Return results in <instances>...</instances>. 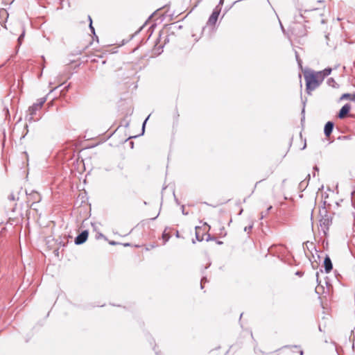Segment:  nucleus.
Instances as JSON below:
<instances>
[{
  "mask_svg": "<svg viewBox=\"0 0 355 355\" xmlns=\"http://www.w3.org/2000/svg\"><path fill=\"white\" fill-rule=\"evenodd\" d=\"M46 101V97H42L39 98L37 103L29 107L28 110V114L26 116V120L29 123L37 121L41 118L40 114L37 112L42 109Z\"/></svg>",
  "mask_w": 355,
  "mask_h": 355,
  "instance_id": "nucleus-1",
  "label": "nucleus"
},
{
  "mask_svg": "<svg viewBox=\"0 0 355 355\" xmlns=\"http://www.w3.org/2000/svg\"><path fill=\"white\" fill-rule=\"evenodd\" d=\"M304 77L306 81V89L307 93L311 94L313 90L320 86V84L318 83L315 76L313 75V70L304 71Z\"/></svg>",
  "mask_w": 355,
  "mask_h": 355,
  "instance_id": "nucleus-2",
  "label": "nucleus"
},
{
  "mask_svg": "<svg viewBox=\"0 0 355 355\" xmlns=\"http://www.w3.org/2000/svg\"><path fill=\"white\" fill-rule=\"evenodd\" d=\"M323 211L327 214V210L324 209ZM331 224V218L330 216H329L327 214H324V216H322L320 220V225L324 235L327 234Z\"/></svg>",
  "mask_w": 355,
  "mask_h": 355,
  "instance_id": "nucleus-3",
  "label": "nucleus"
},
{
  "mask_svg": "<svg viewBox=\"0 0 355 355\" xmlns=\"http://www.w3.org/2000/svg\"><path fill=\"white\" fill-rule=\"evenodd\" d=\"M26 194L27 196V205H29V202L35 204L38 203L42 200L40 194L35 191H32L31 193H28V191H26Z\"/></svg>",
  "mask_w": 355,
  "mask_h": 355,
  "instance_id": "nucleus-4",
  "label": "nucleus"
},
{
  "mask_svg": "<svg viewBox=\"0 0 355 355\" xmlns=\"http://www.w3.org/2000/svg\"><path fill=\"white\" fill-rule=\"evenodd\" d=\"M220 10H221L220 8L215 7V8L214 9L211 15H210V17L207 22V26L215 25V24L216 23V21L218 20Z\"/></svg>",
  "mask_w": 355,
  "mask_h": 355,
  "instance_id": "nucleus-5",
  "label": "nucleus"
},
{
  "mask_svg": "<svg viewBox=\"0 0 355 355\" xmlns=\"http://www.w3.org/2000/svg\"><path fill=\"white\" fill-rule=\"evenodd\" d=\"M87 237L88 231L84 230L76 237L74 242L76 245H81L87 241Z\"/></svg>",
  "mask_w": 355,
  "mask_h": 355,
  "instance_id": "nucleus-6",
  "label": "nucleus"
},
{
  "mask_svg": "<svg viewBox=\"0 0 355 355\" xmlns=\"http://www.w3.org/2000/svg\"><path fill=\"white\" fill-rule=\"evenodd\" d=\"M350 108L351 107L349 104H345V105H343L339 111L338 117L340 119L345 118L347 116V114L349 112Z\"/></svg>",
  "mask_w": 355,
  "mask_h": 355,
  "instance_id": "nucleus-7",
  "label": "nucleus"
},
{
  "mask_svg": "<svg viewBox=\"0 0 355 355\" xmlns=\"http://www.w3.org/2000/svg\"><path fill=\"white\" fill-rule=\"evenodd\" d=\"M334 125V124L331 121H328L325 124L324 128V133L326 137H329L330 136V135L331 134V132L333 131Z\"/></svg>",
  "mask_w": 355,
  "mask_h": 355,
  "instance_id": "nucleus-8",
  "label": "nucleus"
},
{
  "mask_svg": "<svg viewBox=\"0 0 355 355\" xmlns=\"http://www.w3.org/2000/svg\"><path fill=\"white\" fill-rule=\"evenodd\" d=\"M324 266L327 273L329 272L333 268L331 260L329 256H326V257L324 258Z\"/></svg>",
  "mask_w": 355,
  "mask_h": 355,
  "instance_id": "nucleus-9",
  "label": "nucleus"
},
{
  "mask_svg": "<svg viewBox=\"0 0 355 355\" xmlns=\"http://www.w3.org/2000/svg\"><path fill=\"white\" fill-rule=\"evenodd\" d=\"M313 75L315 76V79L318 81V83L320 85L322 83L323 80L324 79V75H322L320 71H313Z\"/></svg>",
  "mask_w": 355,
  "mask_h": 355,
  "instance_id": "nucleus-10",
  "label": "nucleus"
},
{
  "mask_svg": "<svg viewBox=\"0 0 355 355\" xmlns=\"http://www.w3.org/2000/svg\"><path fill=\"white\" fill-rule=\"evenodd\" d=\"M331 68L328 67L324 69L323 71H320V72L322 73V75H324V78H325L326 76H329L331 73Z\"/></svg>",
  "mask_w": 355,
  "mask_h": 355,
  "instance_id": "nucleus-11",
  "label": "nucleus"
},
{
  "mask_svg": "<svg viewBox=\"0 0 355 355\" xmlns=\"http://www.w3.org/2000/svg\"><path fill=\"white\" fill-rule=\"evenodd\" d=\"M19 193L17 195H15L13 193H10L8 196V199L10 201H15V200H19V196H18Z\"/></svg>",
  "mask_w": 355,
  "mask_h": 355,
  "instance_id": "nucleus-12",
  "label": "nucleus"
},
{
  "mask_svg": "<svg viewBox=\"0 0 355 355\" xmlns=\"http://www.w3.org/2000/svg\"><path fill=\"white\" fill-rule=\"evenodd\" d=\"M28 207H29L31 209L35 211L37 213L38 208L37 203H31L30 205H28Z\"/></svg>",
  "mask_w": 355,
  "mask_h": 355,
  "instance_id": "nucleus-13",
  "label": "nucleus"
},
{
  "mask_svg": "<svg viewBox=\"0 0 355 355\" xmlns=\"http://www.w3.org/2000/svg\"><path fill=\"white\" fill-rule=\"evenodd\" d=\"M24 35H25V31H23L22 33L19 35V37H18V40H17L19 45L21 44L22 40L24 37Z\"/></svg>",
  "mask_w": 355,
  "mask_h": 355,
  "instance_id": "nucleus-14",
  "label": "nucleus"
},
{
  "mask_svg": "<svg viewBox=\"0 0 355 355\" xmlns=\"http://www.w3.org/2000/svg\"><path fill=\"white\" fill-rule=\"evenodd\" d=\"M327 84L330 86H332V87H334L335 84H336V81L334 80V79L333 78H329L328 80H327Z\"/></svg>",
  "mask_w": 355,
  "mask_h": 355,
  "instance_id": "nucleus-15",
  "label": "nucleus"
},
{
  "mask_svg": "<svg viewBox=\"0 0 355 355\" xmlns=\"http://www.w3.org/2000/svg\"><path fill=\"white\" fill-rule=\"evenodd\" d=\"M207 282V277H203L202 279H201V281H200V286H201V288H203V284Z\"/></svg>",
  "mask_w": 355,
  "mask_h": 355,
  "instance_id": "nucleus-16",
  "label": "nucleus"
},
{
  "mask_svg": "<svg viewBox=\"0 0 355 355\" xmlns=\"http://www.w3.org/2000/svg\"><path fill=\"white\" fill-rule=\"evenodd\" d=\"M351 97H352V94H344L342 96L341 98H342V99H344V98H349V99L351 100Z\"/></svg>",
  "mask_w": 355,
  "mask_h": 355,
  "instance_id": "nucleus-17",
  "label": "nucleus"
},
{
  "mask_svg": "<svg viewBox=\"0 0 355 355\" xmlns=\"http://www.w3.org/2000/svg\"><path fill=\"white\" fill-rule=\"evenodd\" d=\"M252 228V225H249V226H246V227L244 228V231H245V232H248V233H249V232L251 231Z\"/></svg>",
  "mask_w": 355,
  "mask_h": 355,
  "instance_id": "nucleus-18",
  "label": "nucleus"
},
{
  "mask_svg": "<svg viewBox=\"0 0 355 355\" xmlns=\"http://www.w3.org/2000/svg\"><path fill=\"white\" fill-rule=\"evenodd\" d=\"M272 209V206H270V207L267 209V211H266V214H263V213L262 212V213H261V218H263V217H265V216L268 214V212L269 211H270V209Z\"/></svg>",
  "mask_w": 355,
  "mask_h": 355,
  "instance_id": "nucleus-19",
  "label": "nucleus"
},
{
  "mask_svg": "<svg viewBox=\"0 0 355 355\" xmlns=\"http://www.w3.org/2000/svg\"><path fill=\"white\" fill-rule=\"evenodd\" d=\"M89 21H90L89 28H90V29H91L92 32L94 33V27L92 26V19H91L90 16H89Z\"/></svg>",
  "mask_w": 355,
  "mask_h": 355,
  "instance_id": "nucleus-20",
  "label": "nucleus"
},
{
  "mask_svg": "<svg viewBox=\"0 0 355 355\" xmlns=\"http://www.w3.org/2000/svg\"><path fill=\"white\" fill-rule=\"evenodd\" d=\"M149 117H150V115L146 119V120L143 123V125H142L143 132H144L145 125H146V121H147V120L148 119Z\"/></svg>",
  "mask_w": 355,
  "mask_h": 355,
  "instance_id": "nucleus-21",
  "label": "nucleus"
},
{
  "mask_svg": "<svg viewBox=\"0 0 355 355\" xmlns=\"http://www.w3.org/2000/svg\"><path fill=\"white\" fill-rule=\"evenodd\" d=\"M162 237L164 239V243H166L168 240V239H169V236L167 234H164L162 235Z\"/></svg>",
  "mask_w": 355,
  "mask_h": 355,
  "instance_id": "nucleus-22",
  "label": "nucleus"
},
{
  "mask_svg": "<svg viewBox=\"0 0 355 355\" xmlns=\"http://www.w3.org/2000/svg\"><path fill=\"white\" fill-rule=\"evenodd\" d=\"M223 3H224V0H220L218 4L216 7H219L221 8V6L223 5Z\"/></svg>",
  "mask_w": 355,
  "mask_h": 355,
  "instance_id": "nucleus-23",
  "label": "nucleus"
},
{
  "mask_svg": "<svg viewBox=\"0 0 355 355\" xmlns=\"http://www.w3.org/2000/svg\"><path fill=\"white\" fill-rule=\"evenodd\" d=\"M196 239L199 241H201L202 240V238L200 237L198 233H196Z\"/></svg>",
  "mask_w": 355,
  "mask_h": 355,
  "instance_id": "nucleus-24",
  "label": "nucleus"
},
{
  "mask_svg": "<svg viewBox=\"0 0 355 355\" xmlns=\"http://www.w3.org/2000/svg\"><path fill=\"white\" fill-rule=\"evenodd\" d=\"M182 214H183L184 215H187V214H188V213H187V212H185V210H184V205H182Z\"/></svg>",
  "mask_w": 355,
  "mask_h": 355,
  "instance_id": "nucleus-25",
  "label": "nucleus"
},
{
  "mask_svg": "<svg viewBox=\"0 0 355 355\" xmlns=\"http://www.w3.org/2000/svg\"><path fill=\"white\" fill-rule=\"evenodd\" d=\"M296 59H297V62H298L299 65L301 67V61H300V60L299 59L298 55H297V53H296Z\"/></svg>",
  "mask_w": 355,
  "mask_h": 355,
  "instance_id": "nucleus-26",
  "label": "nucleus"
},
{
  "mask_svg": "<svg viewBox=\"0 0 355 355\" xmlns=\"http://www.w3.org/2000/svg\"><path fill=\"white\" fill-rule=\"evenodd\" d=\"M351 101H355V94H352Z\"/></svg>",
  "mask_w": 355,
  "mask_h": 355,
  "instance_id": "nucleus-27",
  "label": "nucleus"
},
{
  "mask_svg": "<svg viewBox=\"0 0 355 355\" xmlns=\"http://www.w3.org/2000/svg\"><path fill=\"white\" fill-rule=\"evenodd\" d=\"M57 87H55L53 88L52 89H51L50 92H52L53 91H54L55 89H57Z\"/></svg>",
  "mask_w": 355,
  "mask_h": 355,
  "instance_id": "nucleus-28",
  "label": "nucleus"
},
{
  "mask_svg": "<svg viewBox=\"0 0 355 355\" xmlns=\"http://www.w3.org/2000/svg\"><path fill=\"white\" fill-rule=\"evenodd\" d=\"M29 214H30V211H27V212H26V216H28V218H29V216H29Z\"/></svg>",
  "mask_w": 355,
  "mask_h": 355,
  "instance_id": "nucleus-29",
  "label": "nucleus"
},
{
  "mask_svg": "<svg viewBox=\"0 0 355 355\" xmlns=\"http://www.w3.org/2000/svg\"><path fill=\"white\" fill-rule=\"evenodd\" d=\"M313 169H314V170H316V171H318V167H317V166H315V167L313 168Z\"/></svg>",
  "mask_w": 355,
  "mask_h": 355,
  "instance_id": "nucleus-30",
  "label": "nucleus"
},
{
  "mask_svg": "<svg viewBox=\"0 0 355 355\" xmlns=\"http://www.w3.org/2000/svg\"><path fill=\"white\" fill-rule=\"evenodd\" d=\"M352 196L355 195V191L354 192H352Z\"/></svg>",
  "mask_w": 355,
  "mask_h": 355,
  "instance_id": "nucleus-31",
  "label": "nucleus"
},
{
  "mask_svg": "<svg viewBox=\"0 0 355 355\" xmlns=\"http://www.w3.org/2000/svg\"><path fill=\"white\" fill-rule=\"evenodd\" d=\"M302 354H303V352L300 351V355H302Z\"/></svg>",
  "mask_w": 355,
  "mask_h": 355,
  "instance_id": "nucleus-32",
  "label": "nucleus"
}]
</instances>
